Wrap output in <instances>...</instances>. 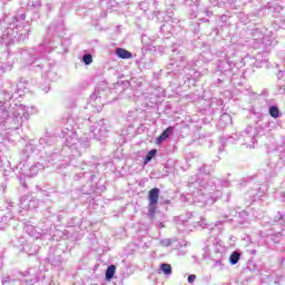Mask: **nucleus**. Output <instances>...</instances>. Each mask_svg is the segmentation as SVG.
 <instances>
[{
	"label": "nucleus",
	"instance_id": "f257e3e1",
	"mask_svg": "<svg viewBox=\"0 0 285 285\" xmlns=\"http://www.w3.org/2000/svg\"><path fill=\"white\" fill-rule=\"evenodd\" d=\"M149 206L159 204V188L155 187L148 191Z\"/></svg>",
	"mask_w": 285,
	"mask_h": 285
},
{
	"label": "nucleus",
	"instance_id": "f03ea898",
	"mask_svg": "<svg viewBox=\"0 0 285 285\" xmlns=\"http://www.w3.org/2000/svg\"><path fill=\"white\" fill-rule=\"evenodd\" d=\"M116 55L119 57V59H132V52L124 49V48H117Z\"/></svg>",
	"mask_w": 285,
	"mask_h": 285
},
{
	"label": "nucleus",
	"instance_id": "7ed1b4c3",
	"mask_svg": "<svg viewBox=\"0 0 285 285\" xmlns=\"http://www.w3.org/2000/svg\"><path fill=\"white\" fill-rule=\"evenodd\" d=\"M173 127H168L166 128L161 135L157 138V144H161V141H166V139H168V137H170L173 135Z\"/></svg>",
	"mask_w": 285,
	"mask_h": 285
},
{
	"label": "nucleus",
	"instance_id": "20e7f679",
	"mask_svg": "<svg viewBox=\"0 0 285 285\" xmlns=\"http://www.w3.org/2000/svg\"><path fill=\"white\" fill-rule=\"evenodd\" d=\"M115 273H117V266L110 265L106 271V279H112Z\"/></svg>",
	"mask_w": 285,
	"mask_h": 285
},
{
	"label": "nucleus",
	"instance_id": "39448f33",
	"mask_svg": "<svg viewBox=\"0 0 285 285\" xmlns=\"http://www.w3.org/2000/svg\"><path fill=\"white\" fill-rule=\"evenodd\" d=\"M242 257V255L238 252H233L229 256V262L233 266H235V264H237V262H239V258Z\"/></svg>",
	"mask_w": 285,
	"mask_h": 285
},
{
	"label": "nucleus",
	"instance_id": "423d86ee",
	"mask_svg": "<svg viewBox=\"0 0 285 285\" xmlns=\"http://www.w3.org/2000/svg\"><path fill=\"white\" fill-rule=\"evenodd\" d=\"M160 268L164 275H170L173 273V266H170V264H161Z\"/></svg>",
	"mask_w": 285,
	"mask_h": 285
},
{
	"label": "nucleus",
	"instance_id": "0eeeda50",
	"mask_svg": "<svg viewBox=\"0 0 285 285\" xmlns=\"http://www.w3.org/2000/svg\"><path fill=\"white\" fill-rule=\"evenodd\" d=\"M269 115L274 119H277V117H279V108H277L275 106L269 107Z\"/></svg>",
	"mask_w": 285,
	"mask_h": 285
},
{
	"label": "nucleus",
	"instance_id": "6e6552de",
	"mask_svg": "<svg viewBox=\"0 0 285 285\" xmlns=\"http://www.w3.org/2000/svg\"><path fill=\"white\" fill-rule=\"evenodd\" d=\"M155 155H157V149L148 151L147 156L145 157V164H148V161H153Z\"/></svg>",
	"mask_w": 285,
	"mask_h": 285
},
{
	"label": "nucleus",
	"instance_id": "1a4fd4ad",
	"mask_svg": "<svg viewBox=\"0 0 285 285\" xmlns=\"http://www.w3.org/2000/svg\"><path fill=\"white\" fill-rule=\"evenodd\" d=\"M82 61L86 66H90L92 63V55L87 53L82 57Z\"/></svg>",
	"mask_w": 285,
	"mask_h": 285
},
{
	"label": "nucleus",
	"instance_id": "9d476101",
	"mask_svg": "<svg viewBox=\"0 0 285 285\" xmlns=\"http://www.w3.org/2000/svg\"><path fill=\"white\" fill-rule=\"evenodd\" d=\"M157 212V205L149 206L148 215L153 218L155 217V213Z\"/></svg>",
	"mask_w": 285,
	"mask_h": 285
},
{
	"label": "nucleus",
	"instance_id": "9b49d317",
	"mask_svg": "<svg viewBox=\"0 0 285 285\" xmlns=\"http://www.w3.org/2000/svg\"><path fill=\"white\" fill-rule=\"evenodd\" d=\"M196 279H197V276L195 274H191L188 276L189 284H193V282H195Z\"/></svg>",
	"mask_w": 285,
	"mask_h": 285
}]
</instances>
